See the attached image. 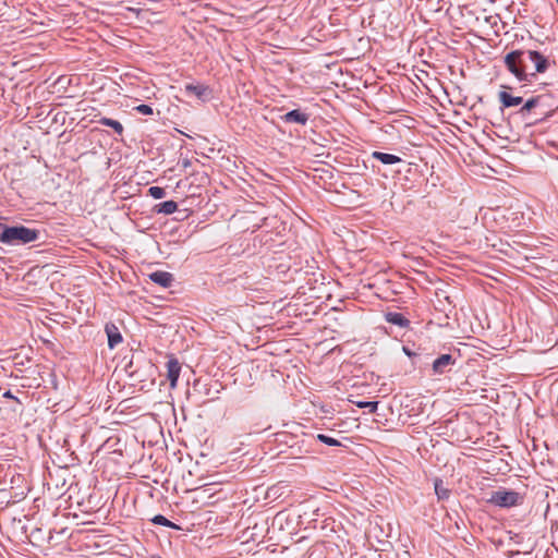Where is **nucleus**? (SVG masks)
<instances>
[{
    "label": "nucleus",
    "instance_id": "nucleus-1",
    "mask_svg": "<svg viewBox=\"0 0 558 558\" xmlns=\"http://www.w3.org/2000/svg\"><path fill=\"white\" fill-rule=\"evenodd\" d=\"M504 62L520 82H531L550 66L549 59L536 50H512L505 56Z\"/></svg>",
    "mask_w": 558,
    "mask_h": 558
},
{
    "label": "nucleus",
    "instance_id": "nucleus-2",
    "mask_svg": "<svg viewBox=\"0 0 558 558\" xmlns=\"http://www.w3.org/2000/svg\"><path fill=\"white\" fill-rule=\"evenodd\" d=\"M40 231L23 225L9 226L0 221V243L9 246L25 245L38 241Z\"/></svg>",
    "mask_w": 558,
    "mask_h": 558
},
{
    "label": "nucleus",
    "instance_id": "nucleus-3",
    "mask_svg": "<svg viewBox=\"0 0 558 558\" xmlns=\"http://www.w3.org/2000/svg\"><path fill=\"white\" fill-rule=\"evenodd\" d=\"M547 100L548 97L546 95L532 96L525 101L523 100L522 106L518 110V114L522 119H527L532 113L539 116V118L534 120V123L547 119L551 116Z\"/></svg>",
    "mask_w": 558,
    "mask_h": 558
},
{
    "label": "nucleus",
    "instance_id": "nucleus-4",
    "mask_svg": "<svg viewBox=\"0 0 558 558\" xmlns=\"http://www.w3.org/2000/svg\"><path fill=\"white\" fill-rule=\"evenodd\" d=\"M487 504L499 508H511L524 502V494L506 488L493 490L486 499Z\"/></svg>",
    "mask_w": 558,
    "mask_h": 558
},
{
    "label": "nucleus",
    "instance_id": "nucleus-5",
    "mask_svg": "<svg viewBox=\"0 0 558 558\" xmlns=\"http://www.w3.org/2000/svg\"><path fill=\"white\" fill-rule=\"evenodd\" d=\"M514 90L513 87L501 85V90L498 93V100L501 105V109L505 108H512L522 106L523 104V97L519 95H513L512 92Z\"/></svg>",
    "mask_w": 558,
    "mask_h": 558
},
{
    "label": "nucleus",
    "instance_id": "nucleus-6",
    "mask_svg": "<svg viewBox=\"0 0 558 558\" xmlns=\"http://www.w3.org/2000/svg\"><path fill=\"white\" fill-rule=\"evenodd\" d=\"M457 360L453 355L446 353L434 360L432 369L435 375H442L448 373L451 367L456 364Z\"/></svg>",
    "mask_w": 558,
    "mask_h": 558
},
{
    "label": "nucleus",
    "instance_id": "nucleus-7",
    "mask_svg": "<svg viewBox=\"0 0 558 558\" xmlns=\"http://www.w3.org/2000/svg\"><path fill=\"white\" fill-rule=\"evenodd\" d=\"M184 93L186 95H194L202 101H208L213 97V89L204 84L189 83L184 86Z\"/></svg>",
    "mask_w": 558,
    "mask_h": 558
},
{
    "label": "nucleus",
    "instance_id": "nucleus-8",
    "mask_svg": "<svg viewBox=\"0 0 558 558\" xmlns=\"http://www.w3.org/2000/svg\"><path fill=\"white\" fill-rule=\"evenodd\" d=\"M167 379L170 383V387L174 388L178 384V379L181 372V364L179 363L178 359L171 356L167 363Z\"/></svg>",
    "mask_w": 558,
    "mask_h": 558
},
{
    "label": "nucleus",
    "instance_id": "nucleus-9",
    "mask_svg": "<svg viewBox=\"0 0 558 558\" xmlns=\"http://www.w3.org/2000/svg\"><path fill=\"white\" fill-rule=\"evenodd\" d=\"M105 332L108 338L109 349H114L118 344H120L123 341L119 327L113 323L106 324Z\"/></svg>",
    "mask_w": 558,
    "mask_h": 558
},
{
    "label": "nucleus",
    "instance_id": "nucleus-10",
    "mask_svg": "<svg viewBox=\"0 0 558 558\" xmlns=\"http://www.w3.org/2000/svg\"><path fill=\"white\" fill-rule=\"evenodd\" d=\"M308 120L310 114L300 109H293L281 117V121L284 123H296L300 125H305Z\"/></svg>",
    "mask_w": 558,
    "mask_h": 558
},
{
    "label": "nucleus",
    "instance_id": "nucleus-11",
    "mask_svg": "<svg viewBox=\"0 0 558 558\" xmlns=\"http://www.w3.org/2000/svg\"><path fill=\"white\" fill-rule=\"evenodd\" d=\"M149 279L162 288H169L172 284L173 276L168 271L157 270L149 275Z\"/></svg>",
    "mask_w": 558,
    "mask_h": 558
},
{
    "label": "nucleus",
    "instance_id": "nucleus-12",
    "mask_svg": "<svg viewBox=\"0 0 558 558\" xmlns=\"http://www.w3.org/2000/svg\"><path fill=\"white\" fill-rule=\"evenodd\" d=\"M386 322L399 326L401 328H407L410 325V320L401 313L398 312H388L385 315Z\"/></svg>",
    "mask_w": 558,
    "mask_h": 558
},
{
    "label": "nucleus",
    "instance_id": "nucleus-13",
    "mask_svg": "<svg viewBox=\"0 0 558 558\" xmlns=\"http://www.w3.org/2000/svg\"><path fill=\"white\" fill-rule=\"evenodd\" d=\"M372 158L380 161L384 165H396L402 162V159L397 155L381 153L377 150L372 153Z\"/></svg>",
    "mask_w": 558,
    "mask_h": 558
},
{
    "label": "nucleus",
    "instance_id": "nucleus-14",
    "mask_svg": "<svg viewBox=\"0 0 558 558\" xmlns=\"http://www.w3.org/2000/svg\"><path fill=\"white\" fill-rule=\"evenodd\" d=\"M178 209V204L174 201H166L155 205L154 211L156 214L171 215Z\"/></svg>",
    "mask_w": 558,
    "mask_h": 558
},
{
    "label": "nucleus",
    "instance_id": "nucleus-15",
    "mask_svg": "<svg viewBox=\"0 0 558 558\" xmlns=\"http://www.w3.org/2000/svg\"><path fill=\"white\" fill-rule=\"evenodd\" d=\"M434 488L438 500H447L450 497L451 490L444 486L441 478H435Z\"/></svg>",
    "mask_w": 558,
    "mask_h": 558
},
{
    "label": "nucleus",
    "instance_id": "nucleus-16",
    "mask_svg": "<svg viewBox=\"0 0 558 558\" xmlns=\"http://www.w3.org/2000/svg\"><path fill=\"white\" fill-rule=\"evenodd\" d=\"M99 124L113 129L114 132L119 135H122V133L124 131L123 125L118 120H113L110 118H106V117L101 118L99 120Z\"/></svg>",
    "mask_w": 558,
    "mask_h": 558
},
{
    "label": "nucleus",
    "instance_id": "nucleus-17",
    "mask_svg": "<svg viewBox=\"0 0 558 558\" xmlns=\"http://www.w3.org/2000/svg\"><path fill=\"white\" fill-rule=\"evenodd\" d=\"M151 522L154 524H157V525H162V526H167V527H170V529H173V530H182L180 525L175 524L174 522L170 521L169 519H167L165 515L162 514H156L153 519H151Z\"/></svg>",
    "mask_w": 558,
    "mask_h": 558
},
{
    "label": "nucleus",
    "instance_id": "nucleus-18",
    "mask_svg": "<svg viewBox=\"0 0 558 558\" xmlns=\"http://www.w3.org/2000/svg\"><path fill=\"white\" fill-rule=\"evenodd\" d=\"M317 440H319L320 442L327 445V446H330V447H338V446H341V442L339 440H337L336 438L333 437H330V436H327L325 434H317L316 436H314Z\"/></svg>",
    "mask_w": 558,
    "mask_h": 558
},
{
    "label": "nucleus",
    "instance_id": "nucleus-19",
    "mask_svg": "<svg viewBox=\"0 0 558 558\" xmlns=\"http://www.w3.org/2000/svg\"><path fill=\"white\" fill-rule=\"evenodd\" d=\"M378 404V401H360L356 403V405L361 409H368L369 413H375L377 411Z\"/></svg>",
    "mask_w": 558,
    "mask_h": 558
},
{
    "label": "nucleus",
    "instance_id": "nucleus-20",
    "mask_svg": "<svg viewBox=\"0 0 558 558\" xmlns=\"http://www.w3.org/2000/svg\"><path fill=\"white\" fill-rule=\"evenodd\" d=\"M148 195L155 199H160L166 196V191L160 186H151L148 189Z\"/></svg>",
    "mask_w": 558,
    "mask_h": 558
},
{
    "label": "nucleus",
    "instance_id": "nucleus-21",
    "mask_svg": "<svg viewBox=\"0 0 558 558\" xmlns=\"http://www.w3.org/2000/svg\"><path fill=\"white\" fill-rule=\"evenodd\" d=\"M135 110L144 116H150L154 113L153 108L146 104L138 105L137 107H135Z\"/></svg>",
    "mask_w": 558,
    "mask_h": 558
},
{
    "label": "nucleus",
    "instance_id": "nucleus-22",
    "mask_svg": "<svg viewBox=\"0 0 558 558\" xmlns=\"http://www.w3.org/2000/svg\"><path fill=\"white\" fill-rule=\"evenodd\" d=\"M3 398H7V399H13L14 401L19 402L20 403V400L19 398H16L10 390L5 391L3 393Z\"/></svg>",
    "mask_w": 558,
    "mask_h": 558
},
{
    "label": "nucleus",
    "instance_id": "nucleus-23",
    "mask_svg": "<svg viewBox=\"0 0 558 558\" xmlns=\"http://www.w3.org/2000/svg\"><path fill=\"white\" fill-rule=\"evenodd\" d=\"M403 350H404V353H405L408 356H412V355H413V353H412L409 349H407L405 347L403 348Z\"/></svg>",
    "mask_w": 558,
    "mask_h": 558
},
{
    "label": "nucleus",
    "instance_id": "nucleus-24",
    "mask_svg": "<svg viewBox=\"0 0 558 558\" xmlns=\"http://www.w3.org/2000/svg\"><path fill=\"white\" fill-rule=\"evenodd\" d=\"M189 165H190V161H189L187 159H186V160H184L183 166H184V167H187Z\"/></svg>",
    "mask_w": 558,
    "mask_h": 558
},
{
    "label": "nucleus",
    "instance_id": "nucleus-25",
    "mask_svg": "<svg viewBox=\"0 0 558 558\" xmlns=\"http://www.w3.org/2000/svg\"><path fill=\"white\" fill-rule=\"evenodd\" d=\"M253 529L255 530V532H258L257 524H255Z\"/></svg>",
    "mask_w": 558,
    "mask_h": 558
},
{
    "label": "nucleus",
    "instance_id": "nucleus-26",
    "mask_svg": "<svg viewBox=\"0 0 558 558\" xmlns=\"http://www.w3.org/2000/svg\"><path fill=\"white\" fill-rule=\"evenodd\" d=\"M253 529L255 530V532H258L257 524H255Z\"/></svg>",
    "mask_w": 558,
    "mask_h": 558
}]
</instances>
